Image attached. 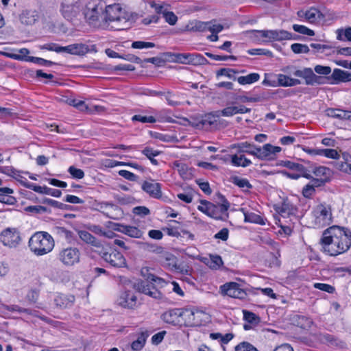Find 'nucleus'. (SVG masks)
Here are the masks:
<instances>
[{
    "label": "nucleus",
    "mask_w": 351,
    "mask_h": 351,
    "mask_svg": "<svg viewBox=\"0 0 351 351\" xmlns=\"http://www.w3.org/2000/svg\"><path fill=\"white\" fill-rule=\"evenodd\" d=\"M141 276L146 281H139L135 284L136 289L145 295L156 299H160L162 297V293L158 290L166 284V282L161 278L157 277L150 273V269L147 267H142L141 270Z\"/></svg>",
    "instance_id": "1"
},
{
    "label": "nucleus",
    "mask_w": 351,
    "mask_h": 351,
    "mask_svg": "<svg viewBox=\"0 0 351 351\" xmlns=\"http://www.w3.org/2000/svg\"><path fill=\"white\" fill-rule=\"evenodd\" d=\"M104 21L113 23L112 27L115 30H123L130 27L131 14L118 3L109 5L105 4Z\"/></svg>",
    "instance_id": "2"
},
{
    "label": "nucleus",
    "mask_w": 351,
    "mask_h": 351,
    "mask_svg": "<svg viewBox=\"0 0 351 351\" xmlns=\"http://www.w3.org/2000/svg\"><path fill=\"white\" fill-rule=\"evenodd\" d=\"M28 245L36 256H43L50 252L54 247L53 237L47 232H37L29 239Z\"/></svg>",
    "instance_id": "3"
},
{
    "label": "nucleus",
    "mask_w": 351,
    "mask_h": 351,
    "mask_svg": "<svg viewBox=\"0 0 351 351\" xmlns=\"http://www.w3.org/2000/svg\"><path fill=\"white\" fill-rule=\"evenodd\" d=\"M105 2L102 0H90L86 5L84 12V17L88 23L94 27H99V19H104Z\"/></svg>",
    "instance_id": "4"
},
{
    "label": "nucleus",
    "mask_w": 351,
    "mask_h": 351,
    "mask_svg": "<svg viewBox=\"0 0 351 351\" xmlns=\"http://www.w3.org/2000/svg\"><path fill=\"white\" fill-rule=\"evenodd\" d=\"M195 313L192 308H173L162 315L164 322L173 325L178 324L182 320L189 323L194 322Z\"/></svg>",
    "instance_id": "5"
},
{
    "label": "nucleus",
    "mask_w": 351,
    "mask_h": 351,
    "mask_svg": "<svg viewBox=\"0 0 351 351\" xmlns=\"http://www.w3.org/2000/svg\"><path fill=\"white\" fill-rule=\"evenodd\" d=\"M328 233L333 234L337 239V243H339V247L337 250L339 254L347 252L351 246V231L348 229L339 226H332L326 230V234Z\"/></svg>",
    "instance_id": "6"
},
{
    "label": "nucleus",
    "mask_w": 351,
    "mask_h": 351,
    "mask_svg": "<svg viewBox=\"0 0 351 351\" xmlns=\"http://www.w3.org/2000/svg\"><path fill=\"white\" fill-rule=\"evenodd\" d=\"M315 223L320 227L330 225L332 222L331 206L326 204H320L314 209Z\"/></svg>",
    "instance_id": "7"
},
{
    "label": "nucleus",
    "mask_w": 351,
    "mask_h": 351,
    "mask_svg": "<svg viewBox=\"0 0 351 351\" xmlns=\"http://www.w3.org/2000/svg\"><path fill=\"white\" fill-rule=\"evenodd\" d=\"M81 253L75 247H69L60 250L58 254V259L66 267H71L80 261Z\"/></svg>",
    "instance_id": "8"
},
{
    "label": "nucleus",
    "mask_w": 351,
    "mask_h": 351,
    "mask_svg": "<svg viewBox=\"0 0 351 351\" xmlns=\"http://www.w3.org/2000/svg\"><path fill=\"white\" fill-rule=\"evenodd\" d=\"M22 241L20 231L15 228H7L0 233V242L4 246L15 248Z\"/></svg>",
    "instance_id": "9"
},
{
    "label": "nucleus",
    "mask_w": 351,
    "mask_h": 351,
    "mask_svg": "<svg viewBox=\"0 0 351 351\" xmlns=\"http://www.w3.org/2000/svg\"><path fill=\"white\" fill-rule=\"evenodd\" d=\"M101 257L114 268H122L127 267L126 259L124 256L114 249H110L109 252H101Z\"/></svg>",
    "instance_id": "10"
},
{
    "label": "nucleus",
    "mask_w": 351,
    "mask_h": 351,
    "mask_svg": "<svg viewBox=\"0 0 351 351\" xmlns=\"http://www.w3.org/2000/svg\"><path fill=\"white\" fill-rule=\"evenodd\" d=\"M256 36L265 41L271 42L274 40L282 41L292 38V34L287 31L280 30H258L256 31Z\"/></svg>",
    "instance_id": "11"
},
{
    "label": "nucleus",
    "mask_w": 351,
    "mask_h": 351,
    "mask_svg": "<svg viewBox=\"0 0 351 351\" xmlns=\"http://www.w3.org/2000/svg\"><path fill=\"white\" fill-rule=\"evenodd\" d=\"M81 7L78 2L64 1L60 3V12L64 19L72 21L80 14Z\"/></svg>",
    "instance_id": "12"
},
{
    "label": "nucleus",
    "mask_w": 351,
    "mask_h": 351,
    "mask_svg": "<svg viewBox=\"0 0 351 351\" xmlns=\"http://www.w3.org/2000/svg\"><path fill=\"white\" fill-rule=\"evenodd\" d=\"M293 75L296 77H302L305 80V83L307 85H319L326 83L327 77L318 76L313 73L311 68H304L302 70H296Z\"/></svg>",
    "instance_id": "13"
},
{
    "label": "nucleus",
    "mask_w": 351,
    "mask_h": 351,
    "mask_svg": "<svg viewBox=\"0 0 351 351\" xmlns=\"http://www.w3.org/2000/svg\"><path fill=\"white\" fill-rule=\"evenodd\" d=\"M220 292L223 295L234 298L244 299L247 293L241 286L234 282H226L220 287Z\"/></svg>",
    "instance_id": "14"
},
{
    "label": "nucleus",
    "mask_w": 351,
    "mask_h": 351,
    "mask_svg": "<svg viewBox=\"0 0 351 351\" xmlns=\"http://www.w3.org/2000/svg\"><path fill=\"white\" fill-rule=\"evenodd\" d=\"M321 245L323 251L330 256H337L339 251L337 250L339 247V243H337V239L333 234L328 233L326 234V230L324 232L321 239Z\"/></svg>",
    "instance_id": "15"
},
{
    "label": "nucleus",
    "mask_w": 351,
    "mask_h": 351,
    "mask_svg": "<svg viewBox=\"0 0 351 351\" xmlns=\"http://www.w3.org/2000/svg\"><path fill=\"white\" fill-rule=\"evenodd\" d=\"M297 14L298 17L304 18L310 23H319L324 19V15L315 8H311L305 12L300 10Z\"/></svg>",
    "instance_id": "16"
},
{
    "label": "nucleus",
    "mask_w": 351,
    "mask_h": 351,
    "mask_svg": "<svg viewBox=\"0 0 351 351\" xmlns=\"http://www.w3.org/2000/svg\"><path fill=\"white\" fill-rule=\"evenodd\" d=\"M141 188L152 197L160 199L162 197L161 184L158 182L153 180L151 182L145 181L142 184Z\"/></svg>",
    "instance_id": "17"
},
{
    "label": "nucleus",
    "mask_w": 351,
    "mask_h": 351,
    "mask_svg": "<svg viewBox=\"0 0 351 351\" xmlns=\"http://www.w3.org/2000/svg\"><path fill=\"white\" fill-rule=\"evenodd\" d=\"M281 151V148L278 146H273L270 144H265L263 147H259L256 151L257 157L262 160L272 159L274 156Z\"/></svg>",
    "instance_id": "18"
},
{
    "label": "nucleus",
    "mask_w": 351,
    "mask_h": 351,
    "mask_svg": "<svg viewBox=\"0 0 351 351\" xmlns=\"http://www.w3.org/2000/svg\"><path fill=\"white\" fill-rule=\"evenodd\" d=\"M330 84H338L341 82H351V73L339 69H335L332 75L327 77Z\"/></svg>",
    "instance_id": "19"
},
{
    "label": "nucleus",
    "mask_w": 351,
    "mask_h": 351,
    "mask_svg": "<svg viewBox=\"0 0 351 351\" xmlns=\"http://www.w3.org/2000/svg\"><path fill=\"white\" fill-rule=\"evenodd\" d=\"M39 47L40 49L55 51L56 53H66L69 54L73 55V44L65 47H62L56 43H50L40 45Z\"/></svg>",
    "instance_id": "20"
},
{
    "label": "nucleus",
    "mask_w": 351,
    "mask_h": 351,
    "mask_svg": "<svg viewBox=\"0 0 351 351\" xmlns=\"http://www.w3.org/2000/svg\"><path fill=\"white\" fill-rule=\"evenodd\" d=\"M136 296L130 291L123 292L119 298V303L125 308H132L136 304Z\"/></svg>",
    "instance_id": "21"
},
{
    "label": "nucleus",
    "mask_w": 351,
    "mask_h": 351,
    "mask_svg": "<svg viewBox=\"0 0 351 351\" xmlns=\"http://www.w3.org/2000/svg\"><path fill=\"white\" fill-rule=\"evenodd\" d=\"M3 308L5 310H7V311H9L19 312V313H27L28 315H33V316H35V317H38L40 318L41 319L45 321V322H48L47 317H46L45 316H40L38 315V311H37L36 310H32V309H29V308H21L19 306L15 305V304H13V305H3Z\"/></svg>",
    "instance_id": "22"
},
{
    "label": "nucleus",
    "mask_w": 351,
    "mask_h": 351,
    "mask_svg": "<svg viewBox=\"0 0 351 351\" xmlns=\"http://www.w3.org/2000/svg\"><path fill=\"white\" fill-rule=\"evenodd\" d=\"M74 301L75 298L71 295L58 294L54 299L56 306L60 308H66L72 306Z\"/></svg>",
    "instance_id": "23"
},
{
    "label": "nucleus",
    "mask_w": 351,
    "mask_h": 351,
    "mask_svg": "<svg viewBox=\"0 0 351 351\" xmlns=\"http://www.w3.org/2000/svg\"><path fill=\"white\" fill-rule=\"evenodd\" d=\"M73 55L83 56L86 53L94 51L96 52V46L95 45H92L90 46L87 45L86 44L78 43L73 44Z\"/></svg>",
    "instance_id": "24"
},
{
    "label": "nucleus",
    "mask_w": 351,
    "mask_h": 351,
    "mask_svg": "<svg viewBox=\"0 0 351 351\" xmlns=\"http://www.w3.org/2000/svg\"><path fill=\"white\" fill-rule=\"evenodd\" d=\"M326 114L328 117L339 119H351V111L349 110H343L337 108H328L326 110Z\"/></svg>",
    "instance_id": "25"
},
{
    "label": "nucleus",
    "mask_w": 351,
    "mask_h": 351,
    "mask_svg": "<svg viewBox=\"0 0 351 351\" xmlns=\"http://www.w3.org/2000/svg\"><path fill=\"white\" fill-rule=\"evenodd\" d=\"M149 335V333L147 330L142 331L138 334L137 339L134 340L131 344L132 350L134 351L141 350L144 348Z\"/></svg>",
    "instance_id": "26"
},
{
    "label": "nucleus",
    "mask_w": 351,
    "mask_h": 351,
    "mask_svg": "<svg viewBox=\"0 0 351 351\" xmlns=\"http://www.w3.org/2000/svg\"><path fill=\"white\" fill-rule=\"evenodd\" d=\"M78 235L80 239H82L87 244H90L96 247H99L101 246V242L88 231L80 230L78 232Z\"/></svg>",
    "instance_id": "27"
},
{
    "label": "nucleus",
    "mask_w": 351,
    "mask_h": 351,
    "mask_svg": "<svg viewBox=\"0 0 351 351\" xmlns=\"http://www.w3.org/2000/svg\"><path fill=\"white\" fill-rule=\"evenodd\" d=\"M53 233L60 239H64L69 242L73 239V232L64 227L55 226L53 228Z\"/></svg>",
    "instance_id": "28"
},
{
    "label": "nucleus",
    "mask_w": 351,
    "mask_h": 351,
    "mask_svg": "<svg viewBox=\"0 0 351 351\" xmlns=\"http://www.w3.org/2000/svg\"><path fill=\"white\" fill-rule=\"evenodd\" d=\"M278 84L281 86H293L301 84V81L298 79L291 78L284 74H278L277 75Z\"/></svg>",
    "instance_id": "29"
},
{
    "label": "nucleus",
    "mask_w": 351,
    "mask_h": 351,
    "mask_svg": "<svg viewBox=\"0 0 351 351\" xmlns=\"http://www.w3.org/2000/svg\"><path fill=\"white\" fill-rule=\"evenodd\" d=\"M206 22L197 20L190 21L185 26V31L203 32L206 31Z\"/></svg>",
    "instance_id": "30"
},
{
    "label": "nucleus",
    "mask_w": 351,
    "mask_h": 351,
    "mask_svg": "<svg viewBox=\"0 0 351 351\" xmlns=\"http://www.w3.org/2000/svg\"><path fill=\"white\" fill-rule=\"evenodd\" d=\"M13 193V190L8 187H0V202L8 204H13L16 202V199L9 195Z\"/></svg>",
    "instance_id": "31"
},
{
    "label": "nucleus",
    "mask_w": 351,
    "mask_h": 351,
    "mask_svg": "<svg viewBox=\"0 0 351 351\" xmlns=\"http://www.w3.org/2000/svg\"><path fill=\"white\" fill-rule=\"evenodd\" d=\"M312 172L314 175L320 178H326V180H330L331 176V170L324 166H314L312 167Z\"/></svg>",
    "instance_id": "32"
},
{
    "label": "nucleus",
    "mask_w": 351,
    "mask_h": 351,
    "mask_svg": "<svg viewBox=\"0 0 351 351\" xmlns=\"http://www.w3.org/2000/svg\"><path fill=\"white\" fill-rule=\"evenodd\" d=\"M245 222L265 225V219L259 215L252 212H244Z\"/></svg>",
    "instance_id": "33"
},
{
    "label": "nucleus",
    "mask_w": 351,
    "mask_h": 351,
    "mask_svg": "<svg viewBox=\"0 0 351 351\" xmlns=\"http://www.w3.org/2000/svg\"><path fill=\"white\" fill-rule=\"evenodd\" d=\"M231 163L236 167H247L251 164V161L244 155L238 156L237 154L231 156Z\"/></svg>",
    "instance_id": "34"
},
{
    "label": "nucleus",
    "mask_w": 351,
    "mask_h": 351,
    "mask_svg": "<svg viewBox=\"0 0 351 351\" xmlns=\"http://www.w3.org/2000/svg\"><path fill=\"white\" fill-rule=\"evenodd\" d=\"M260 75L256 73H252L245 76H240L237 78V82L241 85L251 84L258 81Z\"/></svg>",
    "instance_id": "35"
},
{
    "label": "nucleus",
    "mask_w": 351,
    "mask_h": 351,
    "mask_svg": "<svg viewBox=\"0 0 351 351\" xmlns=\"http://www.w3.org/2000/svg\"><path fill=\"white\" fill-rule=\"evenodd\" d=\"M173 168L178 171L183 179H188L189 178V167L186 164L175 161L173 162Z\"/></svg>",
    "instance_id": "36"
},
{
    "label": "nucleus",
    "mask_w": 351,
    "mask_h": 351,
    "mask_svg": "<svg viewBox=\"0 0 351 351\" xmlns=\"http://www.w3.org/2000/svg\"><path fill=\"white\" fill-rule=\"evenodd\" d=\"M210 337L212 339L219 340L221 342V343L223 345V344H226L230 341H231L234 337V335L232 333H226V335H223L221 333L215 332V333H210Z\"/></svg>",
    "instance_id": "37"
},
{
    "label": "nucleus",
    "mask_w": 351,
    "mask_h": 351,
    "mask_svg": "<svg viewBox=\"0 0 351 351\" xmlns=\"http://www.w3.org/2000/svg\"><path fill=\"white\" fill-rule=\"evenodd\" d=\"M223 29V26L217 23L215 20H212L210 21H206V31H209L212 34H218L221 32Z\"/></svg>",
    "instance_id": "38"
},
{
    "label": "nucleus",
    "mask_w": 351,
    "mask_h": 351,
    "mask_svg": "<svg viewBox=\"0 0 351 351\" xmlns=\"http://www.w3.org/2000/svg\"><path fill=\"white\" fill-rule=\"evenodd\" d=\"M239 71L230 68H221L217 71L216 76L219 77L220 76H226L230 79L236 80L235 74L238 73Z\"/></svg>",
    "instance_id": "39"
},
{
    "label": "nucleus",
    "mask_w": 351,
    "mask_h": 351,
    "mask_svg": "<svg viewBox=\"0 0 351 351\" xmlns=\"http://www.w3.org/2000/svg\"><path fill=\"white\" fill-rule=\"evenodd\" d=\"M337 38L341 41L348 40L351 42V27L338 29L337 30Z\"/></svg>",
    "instance_id": "40"
},
{
    "label": "nucleus",
    "mask_w": 351,
    "mask_h": 351,
    "mask_svg": "<svg viewBox=\"0 0 351 351\" xmlns=\"http://www.w3.org/2000/svg\"><path fill=\"white\" fill-rule=\"evenodd\" d=\"M232 182L234 184L237 185L241 189H252V185L250 183L249 180L246 178H240L239 176H234L232 178Z\"/></svg>",
    "instance_id": "41"
},
{
    "label": "nucleus",
    "mask_w": 351,
    "mask_h": 351,
    "mask_svg": "<svg viewBox=\"0 0 351 351\" xmlns=\"http://www.w3.org/2000/svg\"><path fill=\"white\" fill-rule=\"evenodd\" d=\"M295 321L297 322V325L302 328H310L313 324L312 319L304 315H297Z\"/></svg>",
    "instance_id": "42"
},
{
    "label": "nucleus",
    "mask_w": 351,
    "mask_h": 351,
    "mask_svg": "<svg viewBox=\"0 0 351 351\" xmlns=\"http://www.w3.org/2000/svg\"><path fill=\"white\" fill-rule=\"evenodd\" d=\"M191 64L193 65H205L208 63L207 59L199 53H191Z\"/></svg>",
    "instance_id": "43"
},
{
    "label": "nucleus",
    "mask_w": 351,
    "mask_h": 351,
    "mask_svg": "<svg viewBox=\"0 0 351 351\" xmlns=\"http://www.w3.org/2000/svg\"><path fill=\"white\" fill-rule=\"evenodd\" d=\"M208 266L213 269H217L223 265V261L220 256L217 254L210 255V261L208 263Z\"/></svg>",
    "instance_id": "44"
},
{
    "label": "nucleus",
    "mask_w": 351,
    "mask_h": 351,
    "mask_svg": "<svg viewBox=\"0 0 351 351\" xmlns=\"http://www.w3.org/2000/svg\"><path fill=\"white\" fill-rule=\"evenodd\" d=\"M123 234L133 238H140L142 236V232L136 227L126 226Z\"/></svg>",
    "instance_id": "45"
},
{
    "label": "nucleus",
    "mask_w": 351,
    "mask_h": 351,
    "mask_svg": "<svg viewBox=\"0 0 351 351\" xmlns=\"http://www.w3.org/2000/svg\"><path fill=\"white\" fill-rule=\"evenodd\" d=\"M26 61L32 62L34 63H36L37 64L41 65V66H51L53 64H55V62L47 60L45 59H43L42 58H38V57H34V56H29L26 58Z\"/></svg>",
    "instance_id": "46"
},
{
    "label": "nucleus",
    "mask_w": 351,
    "mask_h": 351,
    "mask_svg": "<svg viewBox=\"0 0 351 351\" xmlns=\"http://www.w3.org/2000/svg\"><path fill=\"white\" fill-rule=\"evenodd\" d=\"M21 183L23 186L25 187L31 189L36 193H40V194H45V187L46 186H41L34 184V183H31L27 182V180L23 181L21 180Z\"/></svg>",
    "instance_id": "47"
},
{
    "label": "nucleus",
    "mask_w": 351,
    "mask_h": 351,
    "mask_svg": "<svg viewBox=\"0 0 351 351\" xmlns=\"http://www.w3.org/2000/svg\"><path fill=\"white\" fill-rule=\"evenodd\" d=\"M292 51L295 53H308L309 52L308 46L304 44L293 43L291 45Z\"/></svg>",
    "instance_id": "48"
},
{
    "label": "nucleus",
    "mask_w": 351,
    "mask_h": 351,
    "mask_svg": "<svg viewBox=\"0 0 351 351\" xmlns=\"http://www.w3.org/2000/svg\"><path fill=\"white\" fill-rule=\"evenodd\" d=\"M21 22L25 25H32L35 23L36 19L34 15L31 14L29 12H25L20 16Z\"/></svg>",
    "instance_id": "49"
},
{
    "label": "nucleus",
    "mask_w": 351,
    "mask_h": 351,
    "mask_svg": "<svg viewBox=\"0 0 351 351\" xmlns=\"http://www.w3.org/2000/svg\"><path fill=\"white\" fill-rule=\"evenodd\" d=\"M234 351H258L252 344L243 341L237 345Z\"/></svg>",
    "instance_id": "50"
},
{
    "label": "nucleus",
    "mask_w": 351,
    "mask_h": 351,
    "mask_svg": "<svg viewBox=\"0 0 351 351\" xmlns=\"http://www.w3.org/2000/svg\"><path fill=\"white\" fill-rule=\"evenodd\" d=\"M293 29L295 32H298L300 34L308 36H314L315 32L313 30L308 28L307 27L302 25L294 24L293 25Z\"/></svg>",
    "instance_id": "51"
},
{
    "label": "nucleus",
    "mask_w": 351,
    "mask_h": 351,
    "mask_svg": "<svg viewBox=\"0 0 351 351\" xmlns=\"http://www.w3.org/2000/svg\"><path fill=\"white\" fill-rule=\"evenodd\" d=\"M176 61L180 64H191V53H176L174 55Z\"/></svg>",
    "instance_id": "52"
},
{
    "label": "nucleus",
    "mask_w": 351,
    "mask_h": 351,
    "mask_svg": "<svg viewBox=\"0 0 351 351\" xmlns=\"http://www.w3.org/2000/svg\"><path fill=\"white\" fill-rule=\"evenodd\" d=\"M208 205H210V208L208 210L207 215L216 219H221V216L219 213V206L213 203L208 204Z\"/></svg>",
    "instance_id": "53"
},
{
    "label": "nucleus",
    "mask_w": 351,
    "mask_h": 351,
    "mask_svg": "<svg viewBox=\"0 0 351 351\" xmlns=\"http://www.w3.org/2000/svg\"><path fill=\"white\" fill-rule=\"evenodd\" d=\"M320 152V156H324L328 158L338 159L339 158L338 152L334 149H321Z\"/></svg>",
    "instance_id": "54"
},
{
    "label": "nucleus",
    "mask_w": 351,
    "mask_h": 351,
    "mask_svg": "<svg viewBox=\"0 0 351 351\" xmlns=\"http://www.w3.org/2000/svg\"><path fill=\"white\" fill-rule=\"evenodd\" d=\"M163 18L166 23L170 25H174L178 21V16L171 11H168L163 13Z\"/></svg>",
    "instance_id": "55"
},
{
    "label": "nucleus",
    "mask_w": 351,
    "mask_h": 351,
    "mask_svg": "<svg viewBox=\"0 0 351 351\" xmlns=\"http://www.w3.org/2000/svg\"><path fill=\"white\" fill-rule=\"evenodd\" d=\"M259 147H256L247 143H242L240 151L241 152L248 153L250 154L257 156L256 151L258 150Z\"/></svg>",
    "instance_id": "56"
},
{
    "label": "nucleus",
    "mask_w": 351,
    "mask_h": 351,
    "mask_svg": "<svg viewBox=\"0 0 351 351\" xmlns=\"http://www.w3.org/2000/svg\"><path fill=\"white\" fill-rule=\"evenodd\" d=\"M132 120L133 121H140L141 123H154L156 121V119L153 116H143L141 114H136L133 116Z\"/></svg>",
    "instance_id": "57"
},
{
    "label": "nucleus",
    "mask_w": 351,
    "mask_h": 351,
    "mask_svg": "<svg viewBox=\"0 0 351 351\" xmlns=\"http://www.w3.org/2000/svg\"><path fill=\"white\" fill-rule=\"evenodd\" d=\"M155 47V44L151 42L145 41H134L132 43V47L134 49H144V48H153Z\"/></svg>",
    "instance_id": "58"
},
{
    "label": "nucleus",
    "mask_w": 351,
    "mask_h": 351,
    "mask_svg": "<svg viewBox=\"0 0 351 351\" xmlns=\"http://www.w3.org/2000/svg\"><path fill=\"white\" fill-rule=\"evenodd\" d=\"M68 172L71 175L73 178L82 179L84 177V172L74 166H71L68 169Z\"/></svg>",
    "instance_id": "59"
},
{
    "label": "nucleus",
    "mask_w": 351,
    "mask_h": 351,
    "mask_svg": "<svg viewBox=\"0 0 351 351\" xmlns=\"http://www.w3.org/2000/svg\"><path fill=\"white\" fill-rule=\"evenodd\" d=\"M243 317L245 321L250 324L257 323L258 322V316L248 311L244 310L243 311Z\"/></svg>",
    "instance_id": "60"
},
{
    "label": "nucleus",
    "mask_w": 351,
    "mask_h": 351,
    "mask_svg": "<svg viewBox=\"0 0 351 351\" xmlns=\"http://www.w3.org/2000/svg\"><path fill=\"white\" fill-rule=\"evenodd\" d=\"M118 173L120 176L130 181L135 182L138 178V176L127 170H120Z\"/></svg>",
    "instance_id": "61"
},
{
    "label": "nucleus",
    "mask_w": 351,
    "mask_h": 351,
    "mask_svg": "<svg viewBox=\"0 0 351 351\" xmlns=\"http://www.w3.org/2000/svg\"><path fill=\"white\" fill-rule=\"evenodd\" d=\"M237 106H228L217 112L223 117H232L237 114Z\"/></svg>",
    "instance_id": "62"
},
{
    "label": "nucleus",
    "mask_w": 351,
    "mask_h": 351,
    "mask_svg": "<svg viewBox=\"0 0 351 351\" xmlns=\"http://www.w3.org/2000/svg\"><path fill=\"white\" fill-rule=\"evenodd\" d=\"M284 166L298 172H304V166L301 164L295 163L291 161L284 162Z\"/></svg>",
    "instance_id": "63"
},
{
    "label": "nucleus",
    "mask_w": 351,
    "mask_h": 351,
    "mask_svg": "<svg viewBox=\"0 0 351 351\" xmlns=\"http://www.w3.org/2000/svg\"><path fill=\"white\" fill-rule=\"evenodd\" d=\"M302 193L304 197L310 199L315 193V189L313 188V186L308 184L304 186Z\"/></svg>",
    "instance_id": "64"
}]
</instances>
